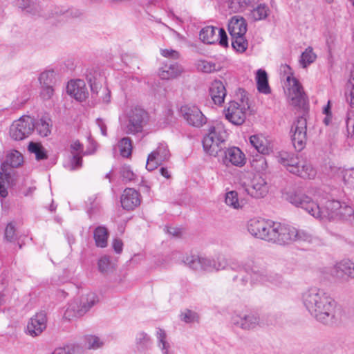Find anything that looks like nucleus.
Segmentation results:
<instances>
[{"label":"nucleus","mask_w":354,"mask_h":354,"mask_svg":"<svg viewBox=\"0 0 354 354\" xmlns=\"http://www.w3.org/2000/svg\"><path fill=\"white\" fill-rule=\"evenodd\" d=\"M218 28L214 26H206L200 32V39L205 44H214L218 41Z\"/></svg>","instance_id":"7c9ffc66"},{"label":"nucleus","mask_w":354,"mask_h":354,"mask_svg":"<svg viewBox=\"0 0 354 354\" xmlns=\"http://www.w3.org/2000/svg\"><path fill=\"white\" fill-rule=\"evenodd\" d=\"M97 302V296L94 292H90L82 295L68 304L64 313V317L71 319L74 317L83 316Z\"/></svg>","instance_id":"39448f33"},{"label":"nucleus","mask_w":354,"mask_h":354,"mask_svg":"<svg viewBox=\"0 0 354 354\" xmlns=\"http://www.w3.org/2000/svg\"><path fill=\"white\" fill-rule=\"evenodd\" d=\"M158 345L161 348L162 354H168L169 344L166 341V333L164 330L158 328L156 331Z\"/></svg>","instance_id":"8fccbe9b"},{"label":"nucleus","mask_w":354,"mask_h":354,"mask_svg":"<svg viewBox=\"0 0 354 354\" xmlns=\"http://www.w3.org/2000/svg\"><path fill=\"white\" fill-rule=\"evenodd\" d=\"M330 275L339 281L354 279V262L344 259L336 263L329 270Z\"/></svg>","instance_id":"f8f14e48"},{"label":"nucleus","mask_w":354,"mask_h":354,"mask_svg":"<svg viewBox=\"0 0 354 354\" xmlns=\"http://www.w3.org/2000/svg\"><path fill=\"white\" fill-rule=\"evenodd\" d=\"M272 230L271 241L281 245L294 241L297 234L295 227L280 223H275Z\"/></svg>","instance_id":"ddd939ff"},{"label":"nucleus","mask_w":354,"mask_h":354,"mask_svg":"<svg viewBox=\"0 0 354 354\" xmlns=\"http://www.w3.org/2000/svg\"><path fill=\"white\" fill-rule=\"evenodd\" d=\"M288 83V97L290 104L297 108L306 109L308 97L304 91L298 80L288 75L286 77Z\"/></svg>","instance_id":"6e6552de"},{"label":"nucleus","mask_w":354,"mask_h":354,"mask_svg":"<svg viewBox=\"0 0 354 354\" xmlns=\"http://www.w3.org/2000/svg\"><path fill=\"white\" fill-rule=\"evenodd\" d=\"M257 90L263 94H269L270 88L268 84V75L266 71L259 69L256 73Z\"/></svg>","instance_id":"c756f323"},{"label":"nucleus","mask_w":354,"mask_h":354,"mask_svg":"<svg viewBox=\"0 0 354 354\" xmlns=\"http://www.w3.org/2000/svg\"><path fill=\"white\" fill-rule=\"evenodd\" d=\"M345 95L347 102L351 107H354V73L351 74L350 79L346 84Z\"/></svg>","instance_id":"09e8293b"},{"label":"nucleus","mask_w":354,"mask_h":354,"mask_svg":"<svg viewBox=\"0 0 354 354\" xmlns=\"http://www.w3.org/2000/svg\"><path fill=\"white\" fill-rule=\"evenodd\" d=\"M199 318V315L196 312L189 309H185L180 314L181 320L187 324L198 322Z\"/></svg>","instance_id":"3c124183"},{"label":"nucleus","mask_w":354,"mask_h":354,"mask_svg":"<svg viewBox=\"0 0 354 354\" xmlns=\"http://www.w3.org/2000/svg\"><path fill=\"white\" fill-rule=\"evenodd\" d=\"M57 15H63L65 18L71 17H78L81 15V12L78 10H70L65 11H60V12H56Z\"/></svg>","instance_id":"69168bd1"},{"label":"nucleus","mask_w":354,"mask_h":354,"mask_svg":"<svg viewBox=\"0 0 354 354\" xmlns=\"http://www.w3.org/2000/svg\"><path fill=\"white\" fill-rule=\"evenodd\" d=\"M71 153L72 158H71L70 163L67 166L69 170H75L81 167L82 163V154H91V152H83V145L79 140L73 141L70 146Z\"/></svg>","instance_id":"412c9836"},{"label":"nucleus","mask_w":354,"mask_h":354,"mask_svg":"<svg viewBox=\"0 0 354 354\" xmlns=\"http://www.w3.org/2000/svg\"><path fill=\"white\" fill-rule=\"evenodd\" d=\"M251 145L261 153L268 154L272 147L268 140L262 135H253L250 138Z\"/></svg>","instance_id":"cd10ccee"},{"label":"nucleus","mask_w":354,"mask_h":354,"mask_svg":"<svg viewBox=\"0 0 354 354\" xmlns=\"http://www.w3.org/2000/svg\"><path fill=\"white\" fill-rule=\"evenodd\" d=\"M23 162L21 153L16 150L11 151L6 158L5 163L2 164V172H0V196L6 198L8 196L6 186L10 184L11 172L6 167L9 165L12 168L17 167Z\"/></svg>","instance_id":"423d86ee"},{"label":"nucleus","mask_w":354,"mask_h":354,"mask_svg":"<svg viewBox=\"0 0 354 354\" xmlns=\"http://www.w3.org/2000/svg\"><path fill=\"white\" fill-rule=\"evenodd\" d=\"M277 158L278 162L283 165L288 171L292 165H295L299 159L297 156L287 151L279 152Z\"/></svg>","instance_id":"72a5a7b5"},{"label":"nucleus","mask_w":354,"mask_h":354,"mask_svg":"<svg viewBox=\"0 0 354 354\" xmlns=\"http://www.w3.org/2000/svg\"><path fill=\"white\" fill-rule=\"evenodd\" d=\"M122 207L127 210H132L140 204V194L132 188H127L121 196Z\"/></svg>","instance_id":"b1692460"},{"label":"nucleus","mask_w":354,"mask_h":354,"mask_svg":"<svg viewBox=\"0 0 354 354\" xmlns=\"http://www.w3.org/2000/svg\"><path fill=\"white\" fill-rule=\"evenodd\" d=\"M225 202L228 206L236 209L243 207L242 201H239L238 194L235 191H230L226 193Z\"/></svg>","instance_id":"37998d69"},{"label":"nucleus","mask_w":354,"mask_h":354,"mask_svg":"<svg viewBox=\"0 0 354 354\" xmlns=\"http://www.w3.org/2000/svg\"><path fill=\"white\" fill-rule=\"evenodd\" d=\"M153 344L151 337L144 331H139L135 337V346L138 351L143 353L151 348Z\"/></svg>","instance_id":"c85d7f7f"},{"label":"nucleus","mask_w":354,"mask_h":354,"mask_svg":"<svg viewBox=\"0 0 354 354\" xmlns=\"http://www.w3.org/2000/svg\"><path fill=\"white\" fill-rule=\"evenodd\" d=\"M275 222L263 218H252L248 223V230L254 237L271 241Z\"/></svg>","instance_id":"0eeeda50"},{"label":"nucleus","mask_w":354,"mask_h":354,"mask_svg":"<svg viewBox=\"0 0 354 354\" xmlns=\"http://www.w3.org/2000/svg\"><path fill=\"white\" fill-rule=\"evenodd\" d=\"M98 268L101 272H107L111 268V261L109 257L104 256L98 261Z\"/></svg>","instance_id":"4d7b16f0"},{"label":"nucleus","mask_w":354,"mask_h":354,"mask_svg":"<svg viewBox=\"0 0 354 354\" xmlns=\"http://www.w3.org/2000/svg\"><path fill=\"white\" fill-rule=\"evenodd\" d=\"M54 95L53 86H42L40 96L44 100H48L52 98Z\"/></svg>","instance_id":"680f3d73"},{"label":"nucleus","mask_w":354,"mask_h":354,"mask_svg":"<svg viewBox=\"0 0 354 354\" xmlns=\"http://www.w3.org/2000/svg\"><path fill=\"white\" fill-rule=\"evenodd\" d=\"M289 172L304 179H312L316 176V170L304 159H298L297 162L289 169Z\"/></svg>","instance_id":"aec40b11"},{"label":"nucleus","mask_w":354,"mask_h":354,"mask_svg":"<svg viewBox=\"0 0 354 354\" xmlns=\"http://www.w3.org/2000/svg\"><path fill=\"white\" fill-rule=\"evenodd\" d=\"M170 153L167 146L161 143L156 150L149 154L146 168L149 171H153L160 165L163 162L169 160Z\"/></svg>","instance_id":"dca6fc26"},{"label":"nucleus","mask_w":354,"mask_h":354,"mask_svg":"<svg viewBox=\"0 0 354 354\" xmlns=\"http://www.w3.org/2000/svg\"><path fill=\"white\" fill-rule=\"evenodd\" d=\"M242 267L246 273L250 274L251 283H261L263 284L277 285L281 281V277L277 274L268 273L263 267H261L254 256L248 254L242 261Z\"/></svg>","instance_id":"7ed1b4c3"},{"label":"nucleus","mask_w":354,"mask_h":354,"mask_svg":"<svg viewBox=\"0 0 354 354\" xmlns=\"http://www.w3.org/2000/svg\"><path fill=\"white\" fill-rule=\"evenodd\" d=\"M93 236L97 247L105 248L107 245L109 233L105 227H96L93 232Z\"/></svg>","instance_id":"f704fd0d"},{"label":"nucleus","mask_w":354,"mask_h":354,"mask_svg":"<svg viewBox=\"0 0 354 354\" xmlns=\"http://www.w3.org/2000/svg\"><path fill=\"white\" fill-rule=\"evenodd\" d=\"M127 118L125 132L127 134L135 135L142 131L148 120V114L144 109L136 107L130 110Z\"/></svg>","instance_id":"9d476101"},{"label":"nucleus","mask_w":354,"mask_h":354,"mask_svg":"<svg viewBox=\"0 0 354 354\" xmlns=\"http://www.w3.org/2000/svg\"><path fill=\"white\" fill-rule=\"evenodd\" d=\"M34 129L33 120L29 116H22L12 123L9 129V135L14 140H22L28 137Z\"/></svg>","instance_id":"1a4fd4ad"},{"label":"nucleus","mask_w":354,"mask_h":354,"mask_svg":"<svg viewBox=\"0 0 354 354\" xmlns=\"http://www.w3.org/2000/svg\"><path fill=\"white\" fill-rule=\"evenodd\" d=\"M121 176L123 180L126 181H131L134 180L136 175L132 171L129 166L124 165L120 169Z\"/></svg>","instance_id":"13d9d810"},{"label":"nucleus","mask_w":354,"mask_h":354,"mask_svg":"<svg viewBox=\"0 0 354 354\" xmlns=\"http://www.w3.org/2000/svg\"><path fill=\"white\" fill-rule=\"evenodd\" d=\"M198 68L204 73H211L215 70V64L207 61H201L198 64Z\"/></svg>","instance_id":"0e129e2a"},{"label":"nucleus","mask_w":354,"mask_h":354,"mask_svg":"<svg viewBox=\"0 0 354 354\" xmlns=\"http://www.w3.org/2000/svg\"><path fill=\"white\" fill-rule=\"evenodd\" d=\"M295 239L294 241H299L310 243L313 240V236L310 233L304 230H299L296 229Z\"/></svg>","instance_id":"5fc2aeb1"},{"label":"nucleus","mask_w":354,"mask_h":354,"mask_svg":"<svg viewBox=\"0 0 354 354\" xmlns=\"http://www.w3.org/2000/svg\"><path fill=\"white\" fill-rule=\"evenodd\" d=\"M222 162L227 167L233 165L241 167L246 163V157L239 147H232L224 150Z\"/></svg>","instance_id":"a211bd4d"},{"label":"nucleus","mask_w":354,"mask_h":354,"mask_svg":"<svg viewBox=\"0 0 354 354\" xmlns=\"http://www.w3.org/2000/svg\"><path fill=\"white\" fill-rule=\"evenodd\" d=\"M250 15L255 21L264 19L268 15V8L265 4H260L251 11Z\"/></svg>","instance_id":"49530a36"},{"label":"nucleus","mask_w":354,"mask_h":354,"mask_svg":"<svg viewBox=\"0 0 354 354\" xmlns=\"http://www.w3.org/2000/svg\"><path fill=\"white\" fill-rule=\"evenodd\" d=\"M228 30L231 37L245 35L247 31L245 20L242 17H232L228 24Z\"/></svg>","instance_id":"bb28decb"},{"label":"nucleus","mask_w":354,"mask_h":354,"mask_svg":"<svg viewBox=\"0 0 354 354\" xmlns=\"http://www.w3.org/2000/svg\"><path fill=\"white\" fill-rule=\"evenodd\" d=\"M232 322L234 326L246 330L254 329L262 324L259 316L252 313L235 314L232 317Z\"/></svg>","instance_id":"2eb2a0df"},{"label":"nucleus","mask_w":354,"mask_h":354,"mask_svg":"<svg viewBox=\"0 0 354 354\" xmlns=\"http://www.w3.org/2000/svg\"><path fill=\"white\" fill-rule=\"evenodd\" d=\"M209 95L216 105L221 106L224 102L227 92L225 87L222 82L219 80L214 81L209 89Z\"/></svg>","instance_id":"393cba45"},{"label":"nucleus","mask_w":354,"mask_h":354,"mask_svg":"<svg viewBox=\"0 0 354 354\" xmlns=\"http://www.w3.org/2000/svg\"><path fill=\"white\" fill-rule=\"evenodd\" d=\"M15 227L12 223L7 225L5 230V239L9 242H13L16 240Z\"/></svg>","instance_id":"6e6d98bb"},{"label":"nucleus","mask_w":354,"mask_h":354,"mask_svg":"<svg viewBox=\"0 0 354 354\" xmlns=\"http://www.w3.org/2000/svg\"><path fill=\"white\" fill-rule=\"evenodd\" d=\"M259 1V0H232L230 7L234 12H239L248 7H253Z\"/></svg>","instance_id":"79ce46f5"},{"label":"nucleus","mask_w":354,"mask_h":354,"mask_svg":"<svg viewBox=\"0 0 354 354\" xmlns=\"http://www.w3.org/2000/svg\"><path fill=\"white\" fill-rule=\"evenodd\" d=\"M120 155L124 158H129L132 152V141L128 137L122 138L118 142Z\"/></svg>","instance_id":"ea45409f"},{"label":"nucleus","mask_w":354,"mask_h":354,"mask_svg":"<svg viewBox=\"0 0 354 354\" xmlns=\"http://www.w3.org/2000/svg\"><path fill=\"white\" fill-rule=\"evenodd\" d=\"M66 89L70 95L80 102L84 100L88 95L86 84L82 80H71L68 83Z\"/></svg>","instance_id":"4be33fe9"},{"label":"nucleus","mask_w":354,"mask_h":354,"mask_svg":"<svg viewBox=\"0 0 354 354\" xmlns=\"http://www.w3.org/2000/svg\"><path fill=\"white\" fill-rule=\"evenodd\" d=\"M213 260L216 271L225 270L228 266L227 257L224 254H218L213 258Z\"/></svg>","instance_id":"603ef678"},{"label":"nucleus","mask_w":354,"mask_h":354,"mask_svg":"<svg viewBox=\"0 0 354 354\" xmlns=\"http://www.w3.org/2000/svg\"><path fill=\"white\" fill-rule=\"evenodd\" d=\"M39 81L41 86H54L57 82L56 73L53 70L46 71L40 74Z\"/></svg>","instance_id":"58836bf2"},{"label":"nucleus","mask_w":354,"mask_h":354,"mask_svg":"<svg viewBox=\"0 0 354 354\" xmlns=\"http://www.w3.org/2000/svg\"><path fill=\"white\" fill-rule=\"evenodd\" d=\"M202 270L207 272L216 271L213 258L202 257Z\"/></svg>","instance_id":"052dcab7"},{"label":"nucleus","mask_w":354,"mask_h":354,"mask_svg":"<svg viewBox=\"0 0 354 354\" xmlns=\"http://www.w3.org/2000/svg\"><path fill=\"white\" fill-rule=\"evenodd\" d=\"M317 59V55L313 52L312 47L308 46L301 53L299 63L303 68H306L308 66L313 63Z\"/></svg>","instance_id":"4c0bfd02"},{"label":"nucleus","mask_w":354,"mask_h":354,"mask_svg":"<svg viewBox=\"0 0 354 354\" xmlns=\"http://www.w3.org/2000/svg\"><path fill=\"white\" fill-rule=\"evenodd\" d=\"M47 324L46 315L39 312L32 317L28 322L26 333L32 337L39 335L46 328Z\"/></svg>","instance_id":"6ab92c4d"},{"label":"nucleus","mask_w":354,"mask_h":354,"mask_svg":"<svg viewBox=\"0 0 354 354\" xmlns=\"http://www.w3.org/2000/svg\"><path fill=\"white\" fill-rule=\"evenodd\" d=\"M85 346L88 349H97L104 345V342L97 336L88 335L84 337Z\"/></svg>","instance_id":"c03bdc74"},{"label":"nucleus","mask_w":354,"mask_h":354,"mask_svg":"<svg viewBox=\"0 0 354 354\" xmlns=\"http://www.w3.org/2000/svg\"><path fill=\"white\" fill-rule=\"evenodd\" d=\"M183 68L178 63L165 64L159 70V76L162 80H171L180 76Z\"/></svg>","instance_id":"a878e982"},{"label":"nucleus","mask_w":354,"mask_h":354,"mask_svg":"<svg viewBox=\"0 0 354 354\" xmlns=\"http://www.w3.org/2000/svg\"><path fill=\"white\" fill-rule=\"evenodd\" d=\"M231 37L232 46L236 51L239 53H243L246 50L248 43L245 38V35H239Z\"/></svg>","instance_id":"a19ab883"},{"label":"nucleus","mask_w":354,"mask_h":354,"mask_svg":"<svg viewBox=\"0 0 354 354\" xmlns=\"http://www.w3.org/2000/svg\"><path fill=\"white\" fill-rule=\"evenodd\" d=\"M337 174L342 178L345 185L354 187V167H339Z\"/></svg>","instance_id":"e433bc0d"},{"label":"nucleus","mask_w":354,"mask_h":354,"mask_svg":"<svg viewBox=\"0 0 354 354\" xmlns=\"http://www.w3.org/2000/svg\"><path fill=\"white\" fill-rule=\"evenodd\" d=\"M53 354H83V350L77 345H67L57 348Z\"/></svg>","instance_id":"a18cd8bd"},{"label":"nucleus","mask_w":354,"mask_h":354,"mask_svg":"<svg viewBox=\"0 0 354 354\" xmlns=\"http://www.w3.org/2000/svg\"><path fill=\"white\" fill-rule=\"evenodd\" d=\"M246 191L254 198H263L268 194V187L263 178L254 176L251 184L246 188Z\"/></svg>","instance_id":"5701e85b"},{"label":"nucleus","mask_w":354,"mask_h":354,"mask_svg":"<svg viewBox=\"0 0 354 354\" xmlns=\"http://www.w3.org/2000/svg\"><path fill=\"white\" fill-rule=\"evenodd\" d=\"M217 36L219 44L223 46H227V36L223 28H218Z\"/></svg>","instance_id":"338daca9"},{"label":"nucleus","mask_w":354,"mask_h":354,"mask_svg":"<svg viewBox=\"0 0 354 354\" xmlns=\"http://www.w3.org/2000/svg\"><path fill=\"white\" fill-rule=\"evenodd\" d=\"M307 121L304 116L299 117L293 123L291 127V138L295 149L300 151L306 146L307 136Z\"/></svg>","instance_id":"9b49d317"},{"label":"nucleus","mask_w":354,"mask_h":354,"mask_svg":"<svg viewBox=\"0 0 354 354\" xmlns=\"http://www.w3.org/2000/svg\"><path fill=\"white\" fill-rule=\"evenodd\" d=\"M301 301L306 310L318 322L332 324L337 320V304L324 290L309 288L302 292Z\"/></svg>","instance_id":"f257e3e1"},{"label":"nucleus","mask_w":354,"mask_h":354,"mask_svg":"<svg viewBox=\"0 0 354 354\" xmlns=\"http://www.w3.org/2000/svg\"><path fill=\"white\" fill-rule=\"evenodd\" d=\"M160 54L165 57L173 59H178L180 57V53L171 48L160 49Z\"/></svg>","instance_id":"e2e57ef3"},{"label":"nucleus","mask_w":354,"mask_h":354,"mask_svg":"<svg viewBox=\"0 0 354 354\" xmlns=\"http://www.w3.org/2000/svg\"><path fill=\"white\" fill-rule=\"evenodd\" d=\"M246 107L244 104H240L232 101L226 109L224 110L226 119L235 125L242 124L246 118Z\"/></svg>","instance_id":"f3484780"},{"label":"nucleus","mask_w":354,"mask_h":354,"mask_svg":"<svg viewBox=\"0 0 354 354\" xmlns=\"http://www.w3.org/2000/svg\"><path fill=\"white\" fill-rule=\"evenodd\" d=\"M227 131L221 122H216L209 127L208 133L203 138V146L206 153L216 156L224 148Z\"/></svg>","instance_id":"20e7f679"},{"label":"nucleus","mask_w":354,"mask_h":354,"mask_svg":"<svg viewBox=\"0 0 354 354\" xmlns=\"http://www.w3.org/2000/svg\"><path fill=\"white\" fill-rule=\"evenodd\" d=\"M353 209L351 207L346 205L345 203H341V207L339 209L337 218L342 219L351 220Z\"/></svg>","instance_id":"864d4df0"},{"label":"nucleus","mask_w":354,"mask_h":354,"mask_svg":"<svg viewBox=\"0 0 354 354\" xmlns=\"http://www.w3.org/2000/svg\"><path fill=\"white\" fill-rule=\"evenodd\" d=\"M277 158L278 162L283 165L288 171L292 165H295L299 159L297 156L287 151L279 152Z\"/></svg>","instance_id":"473e14b6"},{"label":"nucleus","mask_w":354,"mask_h":354,"mask_svg":"<svg viewBox=\"0 0 354 354\" xmlns=\"http://www.w3.org/2000/svg\"><path fill=\"white\" fill-rule=\"evenodd\" d=\"M51 126L50 119L48 117H42L35 124V129L41 136L46 137L51 132Z\"/></svg>","instance_id":"c9c22d12"},{"label":"nucleus","mask_w":354,"mask_h":354,"mask_svg":"<svg viewBox=\"0 0 354 354\" xmlns=\"http://www.w3.org/2000/svg\"><path fill=\"white\" fill-rule=\"evenodd\" d=\"M180 113L189 124L201 127L207 122L201 111L194 105H184L180 108Z\"/></svg>","instance_id":"4468645a"},{"label":"nucleus","mask_w":354,"mask_h":354,"mask_svg":"<svg viewBox=\"0 0 354 354\" xmlns=\"http://www.w3.org/2000/svg\"><path fill=\"white\" fill-rule=\"evenodd\" d=\"M183 262L189 268L195 270H202V257L187 256L183 260Z\"/></svg>","instance_id":"de8ad7c7"},{"label":"nucleus","mask_w":354,"mask_h":354,"mask_svg":"<svg viewBox=\"0 0 354 354\" xmlns=\"http://www.w3.org/2000/svg\"><path fill=\"white\" fill-rule=\"evenodd\" d=\"M113 248L116 253H121L123 248V243L120 239H115L113 241Z\"/></svg>","instance_id":"774afa93"},{"label":"nucleus","mask_w":354,"mask_h":354,"mask_svg":"<svg viewBox=\"0 0 354 354\" xmlns=\"http://www.w3.org/2000/svg\"><path fill=\"white\" fill-rule=\"evenodd\" d=\"M17 92L22 93V95L21 97H17L16 100H13L14 103V107L15 108H19L24 105L27 100H28V93L26 92V89L25 88H21L19 89Z\"/></svg>","instance_id":"bf43d9fd"},{"label":"nucleus","mask_w":354,"mask_h":354,"mask_svg":"<svg viewBox=\"0 0 354 354\" xmlns=\"http://www.w3.org/2000/svg\"><path fill=\"white\" fill-rule=\"evenodd\" d=\"M28 149L30 153L35 156L37 160H43L48 158V152L44 147L39 142H30L28 144Z\"/></svg>","instance_id":"2f4dec72"},{"label":"nucleus","mask_w":354,"mask_h":354,"mask_svg":"<svg viewBox=\"0 0 354 354\" xmlns=\"http://www.w3.org/2000/svg\"><path fill=\"white\" fill-rule=\"evenodd\" d=\"M287 200L294 206L301 207L319 221L337 218L341 207V203L338 201L319 198L316 194L310 197L301 191L289 192Z\"/></svg>","instance_id":"f03ea898"}]
</instances>
